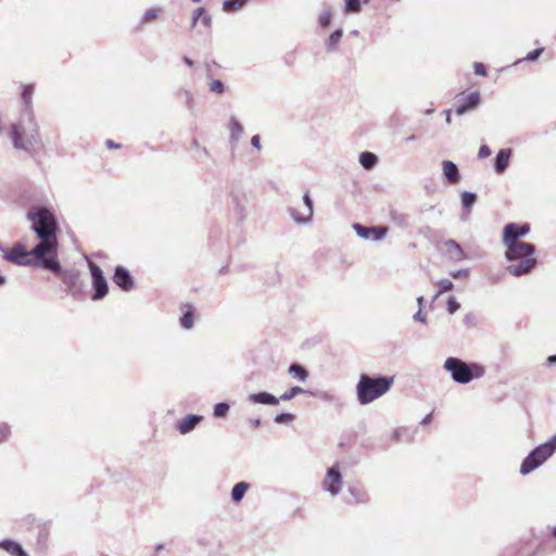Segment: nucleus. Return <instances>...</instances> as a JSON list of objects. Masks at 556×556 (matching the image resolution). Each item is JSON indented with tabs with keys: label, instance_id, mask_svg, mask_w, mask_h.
<instances>
[{
	"label": "nucleus",
	"instance_id": "nucleus-46",
	"mask_svg": "<svg viewBox=\"0 0 556 556\" xmlns=\"http://www.w3.org/2000/svg\"><path fill=\"white\" fill-rule=\"evenodd\" d=\"M447 244L455 248L457 251H460L459 245L455 241L451 240L447 242Z\"/></svg>",
	"mask_w": 556,
	"mask_h": 556
},
{
	"label": "nucleus",
	"instance_id": "nucleus-52",
	"mask_svg": "<svg viewBox=\"0 0 556 556\" xmlns=\"http://www.w3.org/2000/svg\"><path fill=\"white\" fill-rule=\"evenodd\" d=\"M552 534L556 538V526L552 529Z\"/></svg>",
	"mask_w": 556,
	"mask_h": 556
},
{
	"label": "nucleus",
	"instance_id": "nucleus-20",
	"mask_svg": "<svg viewBox=\"0 0 556 556\" xmlns=\"http://www.w3.org/2000/svg\"><path fill=\"white\" fill-rule=\"evenodd\" d=\"M181 309L184 311V315L180 318L181 326L186 329H190L193 325L194 308L190 304H184Z\"/></svg>",
	"mask_w": 556,
	"mask_h": 556
},
{
	"label": "nucleus",
	"instance_id": "nucleus-8",
	"mask_svg": "<svg viewBox=\"0 0 556 556\" xmlns=\"http://www.w3.org/2000/svg\"><path fill=\"white\" fill-rule=\"evenodd\" d=\"M89 269L92 276L94 293L92 300H100L108 294L109 288L101 268L93 262H89Z\"/></svg>",
	"mask_w": 556,
	"mask_h": 556
},
{
	"label": "nucleus",
	"instance_id": "nucleus-50",
	"mask_svg": "<svg viewBox=\"0 0 556 556\" xmlns=\"http://www.w3.org/2000/svg\"><path fill=\"white\" fill-rule=\"evenodd\" d=\"M446 122L451 123V112L450 111H447Z\"/></svg>",
	"mask_w": 556,
	"mask_h": 556
},
{
	"label": "nucleus",
	"instance_id": "nucleus-3",
	"mask_svg": "<svg viewBox=\"0 0 556 556\" xmlns=\"http://www.w3.org/2000/svg\"><path fill=\"white\" fill-rule=\"evenodd\" d=\"M392 377L372 378L365 374L361 375L356 386L357 400L361 404H369L386 394L393 384Z\"/></svg>",
	"mask_w": 556,
	"mask_h": 556
},
{
	"label": "nucleus",
	"instance_id": "nucleus-6",
	"mask_svg": "<svg viewBox=\"0 0 556 556\" xmlns=\"http://www.w3.org/2000/svg\"><path fill=\"white\" fill-rule=\"evenodd\" d=\"M4 258L13 264L24 266L31 265L37 262H40L42 264L43 260H47L46 256L38 257L37 254L34 252V249L28 251L21 243H16L10 250L5 251Z\"/></svg>",
	"mask_w": 556,
	"mask_h": 556
},
{
	"label": "nucleus",
	"instance_id": "nucleus-24",
	"mask_svg": "<svg viewBox=\"0 0 556 556\" xmlns=\"http://www.w3.org/2000/svg\"><path fill=\"white\" fill-rule=\"evenodd\" d=\"M349 491L351 496L353 497V500H348L349 504L366 502L367 495L364 491L358 490L356 488H350Z\"/></svg>",
	"mask_w": 556,
	"mask_h": 556
},
{
	"label": "nucleus",
	"instance_id": "nucleus-47",
	"mask_svg": "<svg viewBox=\"0 0 556 556\" xmlns=\"http://www.w3.org/2000/svg\"><path fill=\"white\" fill-rule=\"evenodd\" d=\"M547 363L551 365L556 364V355L548 356Z\"/></svg>",
	"mask_w": 556,
	"mask_h": 556
},
{
	"label": "nucleus",
	"instance_id": "nucleus-9",
	"mask_svg": "<svg viewBox=\"0 0 556 556\" xmlns=\"http://www.w3.org/2000/svg\"><path fill=\"white\" fill-rule=\"evenodd\" d=\"M353 228L361 238L376 241L384 238L389 230L386 226L366 227L361 224H354Z\"/></svg>",
	"mask_w": 556,
	"mask_h": 556
},
{
	"label": "nucleus",
	"instance_id": "nucleus-38",
	"mask_svg": "<svg viewBox=\"0 0 556 556\" xmlns=\"http://www.w3.org/2000/svg\"><path fill=\"white\" fill-rule=\"evenodd\" d=\"M210 90L212 92L223 93L224 92V84L220 80H213L210 84Z\"/></svg>",
	"mask_w": 556,
	"mask_h": 556
},
{
	"label": "nucleus",
	"instance_id": "nucleus-32",
	"mask_svg": "<svg viewBox=\"0 0 556 556\" xmlns=\"http://www.w3.org/2000/svg\"><path fill=\"white\" fill-rule=\"evenodd\" d=\"M34 93V87L31 85H26L22 92V99L24 103L28 106L31 102V97Z\"/></svg>",
	"mask_w": 556,
	"mask_h": 556
},
{
	"label": "nucleus",
	"instance_id": "nucleus-1",
	"mask_svg": "<svg viewBox=\"0 0 556 556\" xmlns=\"http://www.w3.org/2000/svg\"><path fill=\"white\" fill-rule=\"evenodd\" d=\"M530 231L529 224L509 223L503 230V244L505 247V256L508 261H519L516 264L507 266V271L519 277L529 274L536 265L534 256L535 247L532 243L523 242L521 237Z\"/></svg>",
	"mask_w": 556,
	"mask_h": 556
},
{
	"label": "nucleus",
	"instance_id": "nucleus-21",
	"mask_svg": "<svg viewBox=\"0 0 556 556\" xmlns=\"http://www.w3.org/2000/svg\"><path fill=\"white\" fill-rule=\"evenodd\" d=\"M250 488V484L248 482H238L233 485L232 490H231V498L233 502H240L245 492L249 490Z\"/></svg>",
	"mask_w": 556,
	"mask_h": 556
},
{
	"label": "nucleus",
	"instance_id": "nucleus-29",
	"mask_svg": "<svg viewBox=\"0 0 556 556\" xmlns=\"http://www.w3.org/2000/svg\"><path fill=\"white\" fill-rule=\"evenodd\" d=\"M161 13V10L160 9H149L146 11L143 17H142V23H151L153 21H155L159 15Z\"/></svg>",
	"mask_w": 556,
	"mask_h": 556
},
{
	"label": "nucleus",
	"instance_id": "nucleus-49",
	"mask_svg": "<svg viewBox=\"0 0 556 556\" xmlns=\"http://www.w3.org/2000/svg\"><path fill=\"white\" fill-rule=\"evenodd\" d=\"M430 420H431V414L424 418L422 424H429Z\"/></svg>",
	"mask_w": 556,
	"mask_h": 556
},
{
	"label": "nucleus",
	"instance_id": "nucleus-12",
	"mask_svg": "<svg viewBox=\"0 0 556 556\" xmlns=\"http://www.w3.org/2000/svg\"><path fill=\"white\" fill-rule=\"evenodd\" d=\"M113 281L124 291H129L134 288V279L129 271L123 266H117L115 268Z\"/></svg>",
	"mask_w": 556,
	"mask_h": 556
},
{
	"label": "nucleus",
	"instance_id": "nucleus-19",
	"mask_svg": "<svg viewBox=\"0 0 556 556\" xmlns=\"http://www.w3.org/2000/svg\"><path fill=\"white\" fill-rule=\"evenodd\" d=\"M250 400L253 403L277 405L279 400L267 392H260L250 395Z\"/></svg>",
	"mask_w": 556,
	"mask_h": 556
},
{
	"label": "nucleus",
	"instance_id": "nucleus-5",
	"mask_svg": "<svg viewBox=\"0 0 556 556\" xmlns=\"http://www.w3.org/2000/svg\"><path fill=\"white\" fill-rule=\"evenodd\" d=\"M42 267L53 271L64 285H66L68 291L73 294L79 291L80 288V275L75 269H62L56 258V254L48 256L43 260Z\"/></svg>",
	"mask_w": 556,
	"mask_h": 556
},
{
	"label": "nucleus",
	"instance_id": "nucleus-44",
	"mask_svg": "<svg viewBox=\"0 0 556 556\" xmlns=\"http://www.w3.org/2000/svg\"><path fill=\"white\" fill-rule=\"evenodd\" d=\"M105 146H106L109 149H113V148H114V149H118V148H121V144H119V143H115V142H114L113 140H111V139H108V140L105 141Z\"/></svg>",
	"mask_w": 556,
	"mask_h": 556
},
{
	"label": "nucleus",
	"instance_id": "nucleus-53",
	"mask_svg": "<svg viewBox=\"0 0 556 556\" xmlns=\"http://www.w3.org/2000/svg\"><path fill=\"white\" fill-rule=\"evenodd\" d=\"M416 318L420 319V320H424V318H421V316H420V313H417Z\"/></svg>",
	"mask_w": 556,
	"mask_h": 556
},
{
	"label": "nucleus",
	"instance_id": "nucleus-18",
	"mask_svg": "<svg viewBox=\"0 0 556 556\" xmlns=\"http://www.w3.org/2000/svg\"><path fill=\"white\" fill-rule=\"evenodd\" d=\"M510 150H500L495 160V169L498 174H502L509 164Z\"/></svg>",
	"mask_w": 556,
	"mask_h": 556
},
{
	"label": "nucleus",
	"instance_id": "nucleus-30",
	"mask_svg": "<svg viewBox=\"0 0 556 556\" xmlns=\"http://www.w3.org/2000/svg\"><path fill=\"white\" fill-rule=\"evenodd\" d=\"M303 392H304V390L301 387H293V388L289 389L288 391H286L280 396V400L289 401V400L293 399L294 396H296L298 394H301Z\"/></svg>",
	"mask_w": 556,
	"mask_h": 556
},
{
	"label": "nucleus",
	"instance_id": "nucleus-25",
	"mask_svg": "<svg viewBox=\"0 0 556 556\" xmlns=\"http://www.w3.org/2000/svg\"><path fill=\"white\" fill-rule=\"evenodd\" d=\"M205 13V10L203 8H198L194 13H193V21H192V24L191 26L194 27L199 21V18L201 16L202 17V22L205 26H210L211 25V16L210 15H206L204 14Z\"/></svg>",
	"mask_w": 556,
	"mask_h": 556
},
{
	"label": "nucleus",
	"instance_id": "nucleus-28",
	"mask_svg": "<svg viewBox=\"0 0 556 556\" xmlns=\"http://www.w3.org/2000/svg\"><path fill=\"white\" fill-rule=\"evenodd\" d=\"M556 451V434L545 444L534 448L532 452H555Z\"/></svg>",
	"mask_w": 556,
	"mask_h": 556
},
{
	"label": "nucleus",
	"instance_id": "nucleus-43",
	"mask_svg": "<svg viewBox=\"0 0 556 556\" xmlns=\"http://www.w3.org/2000/svg\"><path fill=\"white\" fill-rule=\"evenodd\" d=\"M541 52H542V49H536V50L528 53L527 59L533 61L540 55Z\"/></svg>",
	"mask_w": 556,
	"mask_h": 556
},
{
	"label": "nucleus",
	"instance_id": "nucleus-22",
	"mask_svg": "<svg viewBox=\"0 0 556 556\" xmlns=\"http://www.w3.org/2000/svg\"><path fill=\"white\" fill-rule=\"evenodd\" d=\"M249 0H226L223 3V10L225 12H236L242 9Z\"/></svg>",
	"mask_w": 556,
	"mask_h": 556
},
{
	"label": "nucleus",
	"instance_id": "nucleus-4",
	"mask_svg": "<svg viewBox=\"0 0 556 556\" xmlns=\"http://www.w3.org/2000/svg\"><path fill=\"white\" fill-rule=\"evenodd\" d=\"M444 368L451 372L454 381L458 383H468L473 378L483 376L484 369L477 364L468 365L459 358L448 357L444 363Z\"/></svg>",
	"mask_w": 556,
	"mask_h": 556
},
{
	"label": "nucleus",
	"instance_id": "nucleus-45",
	"mask_svg": "<svg viewBox=\"0 0 556 556\" xmlns=\"http://www.w3.org/2000/svg\"><path fill=\"white\" fill-rule=\"evenodd\" d=\"M251 142H252V144H253L254 147H256L257 149H260V148H261V144H260V137H258V136H253V137H252Z\"/></svg>",
	"mask_w": 556,
	"mask_h": 556
},
{
	"label": "nucleus",
	"instance_id": "nucleus-39",
	"mask_svg": "<svg viewBox=\"0 0 556 556\" xmlns=\"http://www.w3.org/2000/svg\"><path fill=\"white\" fill-rule=\"evenodd\" d=\"M10 435V428L7 424L0 422V443L5 441Z\"/></svg>",
	"mask_w": 556,
	"mask_h": 556
},
{
	"label": "nucleus",
	"instance_id": "nucleus-14",
	"mask_svg": "<svg viewBox=\"0 0 556 556\" xmlns=\"http://www.w3.org/2000/svg\"><path fill=\"white\" fill-rule=\"evenodd\" d=\"M203 417L199 415H188L177 422L176 429L181 433L186 434L193 430L195 426L202 421Z\"/></svg>",
	"mask_w": 556,
	"mask_h": 556
},
{
	"label": "nucleus",
	"instance_id": "nucleus-48",
	"mask_svg": "<svg viewBox=\"0 0 556 556\" xmlns=\"http://www.w3.org/2000/svg\"><path fill=\"white\" fill-rule=\"evenodd\" d=\"M184 61H185V63H186L188 66H192V65H193L192 60H190L188 56H185V58H184Z\"/></svg>",
	"mask_w": 556,
	"mask_h": 556
},
{
	"label": "nucleus",
	"instance_id": "nucleus-31",
	"mask_svg": "<svg viewBox=\"0 0 556 556\" xmlns=\"http://www.w3.org/2000/svg\"><path fill=\"white\" fill-rule=\"evenodd\" d=\"M362 9L361 0H346L345 11L351 13H357Z\"/></svg>",
	"mask_w": 556,
	"mask_h": 556
},
{
	"label": "nucleus",
	"instance_id": "nucleus-54",
	"mask_svg": "<svg viewBox=\"0 0 556 556\" xmlns=\"http://www.w3.org/2000/svg\"><path fill=\"white\" fill-rule=\"evenodd\" d=\"M163 548V545H157L156 551H161Z\"/></svg>",
	"mask_w": 556,
	"mask_h": 556
},
{
	"label": "nucleus",
	"instance_id": "nucleus-2",
	"mask_svg": "<svg viewBox=\"0 0 556 556\" xmlns=\"http://www.w3.org/2000/svg\"><path fill=\"white\" fill-rule=\"evenodd\" d=\"M31 222V229L36 232L40 242L34 247L38 257L55 255L58 249V223L55 216L47 207H33L27 213Z\"/></svg>",
	"mask_w": 556,
	"mask_h": 556
},
{
	"label": "nucleus",
	"instance_id": "nucleus-16",
	"mask_svg": "<svg viewBox=\"0 0 556 556\" xmlns=\"http://www.w3.org/2000/svg\"><path fill=\"white\" fill-rule=\"evenodd\" d=\"M11 139L13 144L17 149H27V144L24 140V128L21 125H13L11 128Z\"/></svg>",
	"mask_w": 556,
	"mask_h": 556
},
{
	"label": "nucleus",
	"instance_id": "nucleus-7",
	"mask_svg": "<svg viewBox=\"0 0 556 556\" xmlns=\"http://www.w3.org/2000/svg\"><path fill=\"white\" fill-rule=\"evenodd\" d=\"M323 489L332 496L340 493L342 488V476L338 464L328 468L325 479L323 480Z\"/></svg>",
	"mask_w": 556,
	"mask_h": 556
},
{
	"label": "nucleus",
	"instance_id": "nucleus-37",
	"mask_svg": "<svg viewBox=\"0 0 556 556\" xmlns=\"http://www.w3.org/2000/svg\"><path fill=\"white\" fill-rule=\"evenodd\" d=\"M294 416L292 414L282 413L275 417V421L278 424H287L292 421Z\"/></svg>",
	"mask_w": 556,
	"mask_h": 556
},
{
	"label": "nucleus",
	"instance_id": "nucleus-15",
	"mask_svg": "<svg viewBox=\"0 0 556 556\" xmlns=\"http://www.w3.org/2000/svg\"><path fill=\"white\" fill-rule=\"evenodd\" d=\"M442 169H443L445 178L447 179V181L450 184L455 185V184L459 182L460 175H459L458 168L452 161H443Z\"/></svg>",
	"mask_w": 556,
	"mask_h": 556
},
{
	"label": "nucleus",
	"instance_id": "nucleus-55",
	"mask_svg": "<svg viewBox=\"0 0 556 556\" xmlns=\"http://www.w3.org/2000/svg\"><path fill=\"white\" fill-rule=\"evenodd\" d=\"M193 2H200L201 0H192Z\"/></svg>",
	"mask_w": 556,
	"mask_h": 556
},
{
	"label": "nucleus",
	"instance_id": "nucleus-33",
	"mask_svg": "<svg viewBox=\"0 0 556 556\" xmlns=\"http://www.w3.org/2000/svg\"><path fill=\"white\" fill-rule=\"evenodd\" d=\"M229 410V405L227 403H218L214 407V415L216 417H225Z\"/></svg>",
	"mask_w": 556,
	"mask_h": 556
},
{
	"label": "nucleus",
	"instance_id": "nucleus-10",
	"mask_svg": "<svg viewBox=\"0 0 556 556\" xmlns=\"http://www.w3.org/2000/svg\"><path fill=\"white\" fill-rule=\"evenodd\" d=\"M552 454H528L520 466V473L526 476L544 464Z\"/></svg>",
	"mask_w": 556,
	"mask_h": 556
},
{
	"label": "nucleus",
	"instance_id": "nucleus-34",
	"mask_svg": "<svg viewBox=\"0 0 556 556\" xmlns=\"http://www.w3.org/2000/svg\"><path fill=\"white\" fill-rule=\"evenodd\" d=\"M477 200V195L470 192H464L462 194V202L465 207H470Z\"/></svg>",
	"mask_w": 556,
	"mask_h": 556
},
{
	"label": "nucleus",
	"instance_id": "nucleus-41",
	"mask_svg": "<svg viewBox=\"0 0 556 556\" xmlns=\"http://www.w3.org/2000/svg\"><path fill=\"white\" fill-rule=\"evenodd\" d=\"M473 70L477 75L486 76V68L482 63L476 62L473 64Z\"/></svg>",
	"mask_w": 556,
	"mask_h": 556
},
{
	"label": "nucleus",
	"instance_id": "nucleus-11",
	"mask_svg": "<svg viewBox=\"0 0 556 556\" xmlns=\"http://www.w3.org/2000/svg\"><path fill=\"white\" fill-rule=\"evenodd\" d=\"M480 101V94L478 91L469 94H460L458 100L459 104L456 106L455 112L457 115H463L467 111L475 109Z\"/></svg>",
	"mask_w": 556,
	"mask_h": 556
},
{
	"label": "nucleus",
	"instance_id": "nucleus-26",
	"mask_svg": "<svg viewBox=\"0 0 556 556\" xmlns=\"http://www.w3.org/2000/svg\"><path fill=\"white\" fill-rule=\"evenodd\" d=\"M289 372H290L293 377H295V378H298V379H300V380H302V381H304V380L306 379V377H307V371L305 370V368H303V367H302L301 365H299V364H292V365L289 367Z\"/></svg>",
	"mask_w": 556,
	"mask_h": 556
},
{
	"label": "nucleus",
	"instance_id": "nucleus-13",
	"mask_svg": "<svg viewBox=\"0 0 556 556\" xmlns=\"http://www.w3.org/2000/svg\"><path fill=\"white\" fill-rule=\"evenodd\" d=\"M291 214L298 222H306L313 215V203L307 193L303 197V211H299L296 207L291 208Z\"/></svg>",
	"mask_w": 556,
	"mask_h": 556
},
{
	"label": "nucleus",
	"instance_id": "nucleus-36",
	"mask_svg": "<svg viewBox=\"0 0 556 556\" xmlns=\"http://www.w3.org/2000/svg\"><path fill=\"white\" fill-rule=\"evenodd\" d=\"M342 34L343 33L341 29H337L336 31H333L328 39V47L334 48L338 45V42L340 41Z\"/></svg>",
	"mask_w": 556,
	"mask_h": 556
},
{
	"label": "nucleus",
	"instance_id": "nucleus-42",
	"mask_svg": "<svg viewBox=\"0 0 556 556\" xmlns=\"http://www.w3.org/2000/svg\"><path fill=\"white\" fill-rule=\"evenodd\" d=\"M491 155V150L488 146H481L479 149L478 156L480 159H485Z\"/></svg>",
	"mask_w": 556,
	"mask_h": 556
},
{
	"label": "nucleus",
	"instance_id": "nucleus-35",
	"mask_svg": "<svg viewBox=\"0 0 556 556\" xmlns=\"http://www.w3.org/2000/svg\"><path fill=\"white\" fill-rule=\"evenodd\" d=\"M331 16H332V15H331L330 10H326V11H324V12L319 15V17H318V23H319V25H320L321 27H324V28H325V27H327V26H329V24H330V22H331Z\"/></svg>",
	"mask_w": 556,
	"mask_h": 556
},
{
	"label": "nucleus",
	"instance_id": "nucleus-17",
	"mask_svg": "<svg viewBox=\"0 0 556 556\" xmlns=\"http://www.w3.org/2000/svg\"><path fill=\"white\" fill-rule=\"evenodd\" d=\"M0 548L4 549L5 552L13 556H29L18 543L12 540L1 541Z\"/></svg>",
	"mask_w": 556,
	"mask_h": 556
},
{
	"label": "nucleus",
	"instance_id": "nucleus-23",
	"mask_svg": "<svg viewBox=\"0 0 556 556\" xmlns=\"http://www.w3.org/2000/svg\"><path fill=\"white\" fill-rule=\"evenodd\" d=\"M377 161V156L371 152H363L359 156V162L366 169L372 168L376 165Z\"/></svg>",
	"mask_w": 556,
	"mask_h": 556
},
{
	"label": "nucleus",
	"instance_id": "nucleus-27",
	"mask_svg": "<svg viewBox=\"0 0 556 556\" xmlns=\"http://www.w3.org/2000/svg\"><path fill=\"white\" fill-rule=\"evenodd\" d=\"M437 286L439 287V291L435 294V298L440 296L442 293H444L446 291L452 290L454 287L453 282L448 279H442V280L438 281Z\"/></svg>",
	"mask_w": 556,
	"mask_h": 556
},
{
	"label": "nucleus",
	"instance_id": "nucleus-51",
	"mask_svg": "<svg viewBox=\"0 0 556 556\" xmlns=\"http://www.w3.org/2000/svg\"><path fill=\"white\" fill-rule=\"evenodd\" d=\"M4 282H5L4 277L0 275V286H2Z\"/></svg>",
	"mask_w": 556,
	"mask_h": 556
},
{
	"label": "nucleus",
	"instance_id": "nucleus-40",
	"mask_svg": "<svg viewBox=\"0 0 556 556\" xmlns=\"http://www.w3.org/2000/svg\"><path fill=\"white\" fill-rule=\"evenodd\" d=\"M459 308V303L455 298H450L447 301V311L450 314H454Z\"/></svg>",
	"mask_w": 556,
	"mask_h": 556
}]
</instances>
